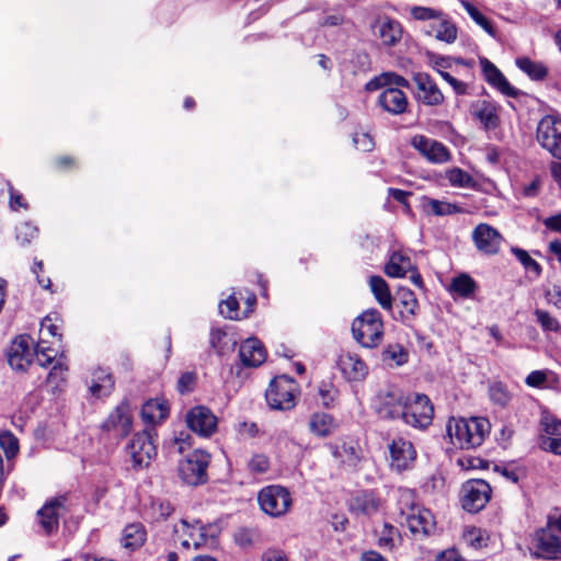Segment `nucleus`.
I'll return each mask as SVG.
<instances>
[{
	"instance_id": "a878e982",
	"label": "nucleus",
	"mask_w": 561,
	"mask_h": 561,
	"mask_svg": "<svg viewBox=\"0 0 561 561\" xmlns=\"http://www.w3.org/2000/svg\"><path fill=\"white\" fill-rule=\"evenodd\" d=\"M425 33L447 44H451L457 39V27L444 12H442L440 18H437L436 21L428 25Z\"/></svg>"
},
{
	"instance_id": "c85d7f7f",
	"label": "nucleus",
	"mask_w": 561,
	"mask_h": 561,
	"mask_svg": "<svg viewBox=\"0 0 561 561\" xmlns=\"http://www.w3.org/2000/svg\"><path fill=\"white\" fill-rule=\"evenodd\" d=\"M169 415V407L163 400H148L141 409L142 421L147 425L154 426L164 421Z\"/></svg>"
},
{
	"instance_id": "72a5a7b5",
	"label": "nucleus",
	"mask_w": 561,
	"mask_h": 561,
	"mask_svg": "<svg viewBox=\"0 0 561 561\" xmlns=\"http://www.w3.org/2000/svg\"><path fill=\"white\" fill-rule=\"evenodd\" d=\"M335 426L333 416L324 412L313 413L309 420V430L318 437L329 436Z\"/></svg>"
},
{
	"instance_id": "4d7b16f0",
	"label": "nucleus",
	"mask_w": 561,
	"mask_h": 561,
	"mask_svg": "<svg viewBox=\"0 0 561 561\" xmlns=\"http://www.w3.org/2000/svg\"><path fill=\"white\" fill-rule=\"evenodd\" d=\"M535 316L537 321L541 325L542 330L552 332H558L560 330L561 327L559 321L549 312L541 309H537L535 311Z\"/></svg>"
},
{
	"instance_id": "864d4df0",
	"label": "nucleus",
	"mask_w": 561,
	"mask_h": 561,
	"mask_svg": "<svg viewBox=\"0 0 561 561\" xmlns=\"http://www.w3.org/2000/svg\"><path fill=\"white\" fill-rule=\"evenodd\" d=\"M512 252L526 271L534 273L537 277L541 274V267L539 263L535 261L527 251L519 248H513Z\"/></svg>"
},
{
	"instance_id": "412c9836",
	"label": "nucleus",
	"mask_w": 561,
	"mask_h": 561,
	"mask_svg": "<svg viewBox=\"0 0 561 561\" xmlns=\"http://www.w3.org/2000/svg\"><path fill=\"white\" fill-rule=\"evenodd\" d=\"M480 65L484 79L490 85L494 87L506 96L516 98L518 95V90L511 85L504 75L493 62L485 57H481Z\"/></svg>"
},
{
	"instance_id": "774afa93",
	"label": "nucleus",
	"mask_w": 561,
	"mask_h": 561,
	"mask_svg": "<svg viewBox=\"0 0 561 561\" xmlns=\"http://www.w3.org/2000/svg\"><path fill=\"white\" fill-rule=\"evenodd\" d=\"M37 233V228L30 225V224H24L20 227L19 229V232H18V240H21L22 243H28L30 242V239L31 238H34Z\"/></svg>"
},
{
	"instance_id": "052dcab7",
	"label": "nucleus",
	"mask_w": 561,
	"mask_h": 561,
	"mask_svg": "<svg viewBox=\"0 0 561 561\" xmlns=\"http://www.w3.org/2000/svg\"><path fill=\"white\" fill-rule=\"evenodd\" d=\"M248 468L252 473H264L270 468V460L265 455H254L248 462Z\"/></svg>"
},
{
	"instance_id": "e433bc0d",
	"label": "nucleus",
	"mask_w": 561,
	"mask_h": 561,
	"mask_svg": "<svg viewBox=\"0 0 561 561\" xmlns=\"http://www.w3.org/2000/svg\"><path fill=\"white\" fill-rule=\"evenodd\" d=\"M397 504L400 513V522L411 515L420 505L416 502V494L410 489H399Z\"/></svg>"
},
{
	"instance_id": "4be33fe9",
	"label": "nucleus",
	"mask_w": 561,
	"mask_h": 561,
	"mask_svg": "<svg viewBox=\"0 0 561 561\" xmlns=\"http://www.w3.org/2000/svg\"><path fill=\"white\" fill-rule=\"evenodd\" d=\"M337 365L348 381L363 380L368 374L366 363L355 353L347 352L340 355Z\"/></svg>"
},
{
	"instance_id": "49530a36",
	"label": "nucleus",
	"mask_w": 561,
	"mask_h": 561,
	"mask_svg": "<svg viewBox=\"0 0 561 561\" xmlns=\"http://www.w3.org/2000/svg\"><path fill=\"white\" fill-rule=\"evenodd\" d=\"M489 396L491 401L501 408L506 407L512 399V394L507 387L500 381L490 385Z\"/></svg>"
},
{
	"instance_id": "423d86ee",
	"label": "nucleus",
	"mask_w": 561,
	"mask_h": 561,
	"mask_svg": "<svg viewBox=\"0 0 561 561\" xmlns=\"http://www.w3.org/2000/svg\"><path fill=\"white\" fill-rule=\"evenodd\" d=\"M434 408L427 396L421 393L408 394L402 420L405 424L426 428L433 420Z\"/></svg>"
},
{
	"instance_id": "aec40b11",
	"label": "nucleus",
	"mask_w": 561,
	"mask_h": 561,
	"mask_svg": "<svg viewBox=\"0 0 561 561\" xmlns=\"http://www.w3.org/2000/svg\"><path fill=\"white\" fill-rule=\"evenodd\" d=\"M102 428L106 432H114L119 437L126 436L131 430V415L128 403L122 402L118 404L103 422Z\"/></svg>"
},
{
	"instance_id": "c9c22d12",
	"label": "nucleus",
	"mask_w": 561,
	"mask_h": 561,
	"mask_svg": "<svg viewBox=\"0 0 561 561\" xmlns=\"http://www.w3.org/2000/svg\"><path fill=\"white\" fill-rule=\"evenodd\" d=\"M381 359L389 367H399L408 362L409 353L401 344H389L383 348Z\"/></svg>"
},
{
	"instance_id": "393cba45",
	"label": "nucleus",
	"mask_w": 561,
	"mask_h": 561,
	"mask_svg": "<svg viewBox=\"0 0 561 561\" xmlns=\"http://www.w3.org/2000/svg\"><path fill=\"white\" fill-rule=\"evenodd\" d=\"M378 102L385 111L394 115L404 113L408 107L405 93L392 87L381 92Z\"/></svg>"
},
{
	"instance_id": "20e7f679",
	"label": "nucleus",
	"mask_w": 561,
	"mask_h": 561,
	"mask_svg": "<svg viewBox=\"0 0 561 561\" xmlns=\"http://www.w3.org/2000/svg\"><path fill=\"white\" fill-rule=\"evenodd\" d=\"M299 393V385L294 378L278 376L270 382L265 391V398L271 409L288 411L295 408Z\"/></svg>"
},
{
	"instance_id": "bf43d9fd",
	"label": "nucleus",
	"mask_w": 561,
	"mask_h": 561,
	"mask_svg": "<svg viewBox=\"0 0 561 561\" xmlns=\"http://www.w3.org/2000/svg\"><path fill=\"white\" fill-rule=\"evenodd\" d=\"M442 12L443 11L435 10V9H432V8H427V7H419V5L412 7L410 9L411 15L415 20H419V21H431V20H433V22H434V21H436L437 18L442 16Z\"/></svg>"
},
{
	"instance_id": "ddd939ff",
	"label": "nucleus",
	"mask_w": 561,
	"mask_h": 561,
	"mask_svg": "<svg viewBox=\"0 0 561 561\" xmlns=\"http://www.w3.org/2000/svg\"><path fill=\"white\" fill-rule=\"evenodd\" d=\"M411 145L431 163L442 164L450 160L451 156L448 148L436 139L424 135H415L411 139Z\"/></svg>"
},
{
	"instance_id": "f3484780",
	"label": "nucleus",
	"mask_w": 561,
	"mask_h": 561,
	"mask_svg": "<svg viewBox=\"0 0 561 561\" xmlns=\"http://www.w3.org/2000/svg\"><path fill=\"white\" fill-rule=\"evenodd\" d=\"M30 335H20L11 344L8 351V363L16 371H25L33 359Z\"/></svg>"
},
{
	"instance_id": "69168bd1",
	"label": "nucleus",
	"mask_w": 561,
	"mask_h": 561,
	"mask_svg": "<svg viewBox=\"0 0 561 561\" xmlns=\"http://www.w3.org/2000/svg\"><path fill=\"white\" fill-rule=\"evenodd\" d=\"M353 141L357 149L368 152L374 148L373 138L366 133H358L354 135Z\"/></svg>"
},
{
	"instance_id": "09e8293b",
	"label": "nucleus",
	"mask_w": 561,
	"mask_h": 561,
	"mask_svg": "<svg viewBox=\"0 0 561 561\" xmlns=\"http://www.w3.org/2000/svg\"><path fill=\"white\" fill-rule=\"evenodd\" d=\"M57 321V317L53 318L51 316H47L43 319L41 322L38 341H43V339L48 341V337H54L57 342H60L61 334L59 333V324Z\"/></svg>"
},
{
	"instance_id": "f03ea898",
	"label": "nucleus",
	"mask_w": 561,
	"mask_h": 561,
	"mask_svg": "<svg viewBox=\"0 0 561 561\" xmlns=\"http://www.w3.org/2000/svg\"><path fill=\"white\" fill-rule=\"evenodd\" d=\"M561 512L556 510L548 516L545 527L536 530L531 551L537 558L561 560Z\"/></svg>"
},
{
	"instance_id": "0eeeda50",
	"label": "nucleus",
	"mask_w": 561,
	"mask_h": 561,
	"mask_svg": "<svg viewBox=\"0 0 561 561\" xmlns=\"http://www.w3.org/2000/svg\"><path fill=\"white\" fill-rule=\"evenodd\" d=\"M261 510L272 516L285 515L293 503L289 491L282 485H268L263 488L257 495Z\"/></svg>"
},
{
	"instance_id": "c03bdc74",
	"label": "nucleus",
	"mask_w": 561,
	"mask_h": 561,
	"mask_svg": "<svg viewBox=\"0 0 561 561\" xmlns=\"http://www.w3.org/2000/svg\"><path fill=\"white\" fill-rule=\"evenodd\" d=\"M233 540L241 549H250L259 542L260 535L256 529L243 527L234 533Z\"/></svg>"
},
{
	"instance_id": "b1692460",
	"label": "nucleus",
	"mask_w": 561,
	"mask_h": 561,
	"mask_svg": "<svg viewBox=\"0 0 561 561\" xmlns=\"http://www.w3.org/2000/svg\"><path fill=\"white\" fill-rule=\"evenodd\" d=\"M239 356L243 365L257 367L264 363L266 353L262 343L257 339L250 337L241 344Z\"/></svg>"
},
{
	"instance_id": "bb28decb",
	"label": "nucleus",
	"mask_w": 561,
	"mask_h": 561,
	"mask_svg": "<svg viewBox=\"0 0 561 561\" xmlns=\"http://www.w3.org/2000/svg\"><path fill=\"white\" fill-rule=\"evenodd\" d=\"M376 27V34L385 46L392 47L401 41L402 26L397 20L385 18L377 23Z\"/></svg>"
},
{
	"instance_id": "39448f33",
	"label": "nucleus",
	"mask_w": 561,
	"mask_h": 561,
	"mask_svg": "<svg viewBox=\"0 0 561 561\" xmlns=\"http://www.w3.org/2000/svg\"><path fill=\"white\" fill-rule=\"evenodd\" d=\"M210 455L202 449L193 450L179 461L178 474L187 485H199L208 480L207 469L210 463Z\"/></svg>"
},
{
	"instance_id": "4c0bfd02",
	"label": "nucleus",
	"mask_w": 561,
	"mask_h": 561,
	"mask_svg": "<svg viewBox=\"0 0 561 561\" xmlns=\"http://www.w3.org/2000/svg\"><path fill=\"white\" fill-rule=\"evenodd\" d=\"M379 506L378 499L368 492H364L357 496H355L350 504L352 511L362 513L365 515H370L377 512Z\"/></svg>"
},
{
	"instance_id": "9d476101",
	"label": "nucleus",
	"mask_w": 561,
	"mask_h": 561,
	"mask_svg": "<svg viewBox=\"0 0 561 561\" xmlns=\"http://www.w3.org/2000/svg\"><path fill=\"white\" fill-rule=\"evenodd\" d=\"M182 531L186 538L181 541L182 547L188 549H199L203 547H214L217 542L218 529L213 526H204L198 522L190 525L186 520H181V529L175 527V533Z\"/></svg>"
},
{
	"instance_id": "a19ab883",
	"label": "nucleus",
	"mask_w": 561,
	"mask_h": 561,
	"mask_svg": "<svg viewBox=\"0 0 561 561\" xmlns=\"http://www.w3.org/2000/svg\"><path fill=\"white\" fill-rule=\"evenodd\" d=\"M35 355L39 366L47 367L58 359V350L49 345V341L43 339L35 346Z\"/></svg>"
},
{
	"instance_id": "79ce46f5",
	"label": "nucleus",
	"mask_w": 561,
	"mask_h": 561,
	"mask_svg": "<svg viewBox=\"0 0 561 561\" xmlns=\"http://www.w3.org/2000/svg\"><path fill=\"white\" fill-rule=\"evenodd\" d=\"M383 85H396V87H403L409 88V81L394 72H385L380 75L378 78H375L374 80L369 81L366 85L368 90H374L379 87Z\"/></svg>"
},
{
	"instance_id": "a211bd4d",
	"label": "nucleus",
	"mask_w": 561,
	"mask_h": 561,
	"mask_svg": "<svg viewBox=\"0 0 561 561\" xmlns=\"http://www.w3.org/2000/svg\"><path fill=\"white\" fill-rule=\"evenodd\" d=\"M388 448L391 468L399 472L409 469L416 458L413 444L402 437L392 439Z\"/></svg>"
},
{
	"instance_id": "37998d69",
	"label": "nucleus",
	"mask_w": 561,
	"mask_h": 561,
	"mask_svg": "<svg viewBox=\"0 0 561 561\" xmlns=\"http://www.w3.org/2000/svg\"><path fill=\"white\" fill-rule=\"evenodd\" d=\"M476 288V282L468 274L455 277L450 284V290L465 298L472 296Z\"/></svg>"
},
{
	"instance_id": "58836bf2",
	"label": "nucleus",
	"mask_w": 561,
	"mask_h": 561,
	"mask_svg": "<svg viewBox=\"0 0 561 561\" xmlns=\"http://www.w3.org/2000/svg\"><path fill=\"white\" fill-rule=\"evenodd\" d=\"M423 209L427 215L434 216H447L461 211V208L456 204L432 198H427L423 203Z\"/></svg>"
},
{
	"instance_id": "9b49d317",
	"label": "nucleus",
	"mask_w": 561,
	"mask_h": 561,
	"mask_svg": "<svg viewBox=\"0 0 561 561\" xmlns=\"http://www.w3.org/2000/svg\"><path fill=\"white\" fill-rule=\"evenodd\" d=\"M408 394L398 388L390 387L378 392L375 401L377 413L382 419H402Z\"/></svg>"
},
{
	"instance_id": "6ab92c4d",
	"label": "nucleus",
	"mask_w": 561,
	"mask_h": 561,
	"mask_svg": "<svg viewBox=\"0 0 561 561\" xmlns=\"http://www.w3.org/2000/svg\"><path fill=\"white\" fill-rule=\"evenodd\" d=\"M477 249L484 254H496L502 243L501 233L488 224H479L472 231Z\"/></svg>"
},
{
	"instance_id": "cd10ccee",
	"label": "nucleus",
	"mask_w": 561,
	"mask_h": 561,
	"mask_svg": "<svg viewBox=\"0 0 561 561\" xmlns=\"http://www.w3.org/2000/svg\"><path fill=\"white\" fill-rule=\"evenodd\" d=\"M147 539L145 526L133 523L125 526L122 533L121 543L128 551H135L144 546Z\"/></svg>"
},
{
	"instance_id": "4468645a",
	"label": "nucleus",
	"mask_w": 561,
	"mask_h": 561,
	"mask_svg": "<svg viewBox=\"0 0 561 561\" xmlns=\"http://www.w3.org/2000/svg\"><path fill=\"white\" fill-rule=\"evenodd\" d=\"M185 420L188 428L201 436L209 437L217 430L216 415L203 405L192 408Z\"/></svg>"
},
{
	"instance_id": "0e129e2a",
	"label": "nucleus",
	"mask_w": 561,
	"mask_h": 561,
	"mask_svg": "<svg viewBox=\"0 0 561 561\" xmlns=\"http://www.w3.org/2000/svg\"><path fill=\"white\" fill-rule=\"evenodd\" d=\"M196 382V374L192 371H186L181 375L178 380V390L181 393H187L193 390V387Z\"/></svg>"
},
{
	"instance_id": "f257e3e1",
	"label": "nucleus",
	"mask_w": 561,
	"mask_h": 561,
	"mask_svg": "<svg viewBox=\"0 0 561 561\" xmlns=\"http://www.w3.org/2000/svg\"><path fill=\"white\" fill-rule=\"evenodd\" d=\"M490 428V422L484 417H451L446 427L451 443L467 449L479 447L489 435Z\"/></svg>"
},
{
	"instance_id": "5701e85b",
	"label": "nucleus",
	"mask_w": 561,
	"mask_h": 561,
	"mask_svg": "<svg viewBox=\"0 0 561 561\" xmlns=\"http://www.w3.org/2000/svg\"><path fill=\"white\" fill-rule=\"evenodd\" d=\"M401 523L405 524L413 535L426 536L435 528L433 514L421 505Z\"/></svg>"
},
{
	"instance_id": "f8f14e48",
	"label": "nucleus",
	"mask_w": 561,
	"mask_h": 561,
	"mask_svg": "<svg viewBox=\"0 0 561 561\" xmlns=\"http://www.w3.org/2000/svg\"><path fill=\"white\" fill-rule=\"evenodd\" d=\"M491 494L492 490L486 481L469 480L461 488L462 508L470 513H478L489 503Z\"/></svg>"
},
{
	"instance_id": "2eb2a0df",
	"label": "nucleus",
	"mask_w": 561,
	"mask_h": 561,
	"mask_svg": "<svg viewBox=\"0 0 561 561\" xmlns=\"http://www.w3.org/2000/svg\"><path fill=\"white\" fill-rule=\"evenodd\" d=\"M65 496L49 499L37 511V518L46 536L55 534L59 528V517L65 508Z\"/></svg>"
},
{
	"instance_id": "7c9ffc66",
	"label": "nucleus",
	"mask_w": 561,
	"mask_h": 561,
	"mask_svg": "<svg viewBox=\"0 0 561 561\" xmlns=\"http://www.w3.org/2000/svg\"><path fill=\"white\" fill-rule=\"evenodd\" d=\"M90 391L93 396L101 398L108 396L114 388V380L110 373L103 368H98L92 373Z\"/></svg>"
},
{
	"instance_id": "dca6fc26",
	"label": "nucleus",
	"mask_w": 561,
	"mask_h": 561,
	"mask_svg": "<svg viewBox=\"0 0 561 561\" xmlns=\"http://www.w3.org/2000/svg\"><path fill=\"white\" fill-rule=\"evenodd\" d=\"M413 81L416 84L415 98L419 102L427 106H438L444 103L443 92L427 73H415Z\"/></svg>"
},
{
	"instance_id": "680f3d73",
	"label": "nucleus",
	"mask_w": 561,
	"mask_h": 561,
	"mask_svg": "<svg viewBox=\"0 0 561 561\" xmlns=\"http://www.w3.org/2000/svg\"><path fill=\"white\" fill-rule=\"evenodd\" d=\"M239 302L230 296L226 300H222L219 305L220 313L228 319H236L238 314Z\"/></svg>"
},
{
	"instance_id": "f704fd0d",
	"label": "nucleus",
	"mask_w": 561,
	"mask_h": 561,
	"mask_svg": "<svg viewBox=\"0 0 561 561\" xmlns=\"http://www.w3.org/2000/svg\"><path fill=\"white\" fill-rule=\"evenodd\" d=\"M209 343L211 348H214L218 355L222 356L234 351L237 340L228 335V333L221 329H213Z\"/></svg>"
},
{
	"instance_id": "6e6d98bb",
	"label": "nucleus",
	"mask_w": 561,
	"mask_h": 561,
	"mask_svg": "<svg viewBox=\"0 0 561 561\" xmlns=\"http://www.w3.org/2000/svg\"><path fill=\"white\" fill-rule=\"evenodd\" d=\"M477 117L486 128H495L499 123V117L495 108L490 105H483L477 112Z\"/></svg>"
},
{
	"instance_id": "de8ad7c7",
	"label": "nucleus",
	"mask_w": 561,
	"mask_h": 561,
	"mask_svg": "<svg viewBox=\"0 0 561 561\" xmlns=\"http://www.w3.org/2000/svg\"><path fill=\"white\" fill-rule=\"evenodd\" d=\"M540 426L542 431V435L540 437V440L543 437L552 436V437H559L561 436V420L557 419L556 416L551 414H542L540 419Z\"/></svg>"
},
{
	"instance_id": "2f4dec72",
	"label": "nucleus",
	"mask_w": 561,
	"mask_h": 561,
	"mask_svg": "<svg viewBox=\"0 0 561 561\" xmlns=\"http://www.w3.org/2000/svg\"><path fill=\"white\" fill-rule=\"evenodd\" d=\"M399 299L401 306L400 319L404 324L410 325L417 313L419 301L415 294L407 288L400 290Z\"/></svg>"
},
{
	"instance_id": "1a4fd4ad",
	"label": "nucleus",
	"mask_w": 561,
	"mask_h": 561,
	"mask_svg": "<svg viewBox=\"0 0 561 561\" xmlns=\"http://www.w3.org/2000/svg\"><path fill=\"white\" fill-rule=\"evenodd\" d=\"M536 138L543 149L561 160V117L543 116L538 123Z\"/></svg>"
},
{
	"instance_id": "13d9d810",
	"label": "nucleus",
	"mask_w": 561,
	"mask_h": 561,
	"mask_svg": "<svg viewBox=\"0 0 561 561\" xmlns=\"http://www.w3.org/2000/svg\"><path fill=\"white\" fill-rule=\"evenodd\" d=\"M321 403L325 408H331L337 397V389L329 382H322L318 389Z\"/></svg>"
},
{
	"instance_id": "5fc2aeb1",
	"label": "nucleus",
	"mask_w": 561,
	"mask_h": 561,
	"mask_svg": "<svg viewBox=\"0 0 561 561\" xmlns=\"http://www.w3.org/2000/svg\"><path fill=\"white\" fill-rule=\"evenodd\" d=\"M446 178L453 186L457 187H470L473 184V179L459 168L447 171Z\"/></svg>"
},
{
	"instance_id": "7ed1b4c3",
	"label": "nucleus",
	"mask_w": 561,
	"mask_h": 561,
	"mask_svg": "<svg viewBox=\"0 0 561 561\" xmlns=\"http://www.w3.org/2000/svg\"><path fill=\"white\" fill-rule=\"evenodd\" d=\"M352 334L357 343L367 348L378 346L383 337V321L377 309H367L352 323Z\"/></svg>"
},
{
	"instance_id": "e2e57ef3",
	"label": "nucleus",
	"mask_w": 561,
	"mask_h": 561,
	"mask_svg": "<svg viewBox=\"0 0 561 561\" xmlns=\"http://www.w3.org/2000/svg\"><path fill=\"white\" fill-rule=\"evenodd\" d=\"M396 528L389 524L383 525L382 534L378 538V546L381 548L392 549L394 546Z\"/></svg>"
},
{
	"instance_id": "8fccbe9b",
	"label": "nucleus",
	"mask_w": 561,
	"mask_h": 561,
	"mask_svg": "<svg viewBox=\"0 0 561 561\" xmlns=\"http://www.w3.org/2000/svg\"><path fill=\"white\" fill-rule=\"evenodd\" d=\"M461 4L466 12L478 25H480L490 35H494V28L485 15H483L473 4L468 1H462Z\"/></svg>"
},
{
	"instance_id": "3c124183",
	"label": "nucleus",
	"mask_w": 561,
	"mask_h": 561,
	"mask_svg": "<svg viewBox=\"0 0 561 561\" xmlns=\"http://www.w3.org/2000/svg\"><path fill=\"white\" fill-rule=\"evenodd\" d=\"M0 447L3 449L8 459L15 457L19 453V440L10 431L0 433Z\"/></svg>"
},
{
	"instance_id": "ea45409f",
	"label": "nucleus",
	"mask_w": 561,
	"mask_h": 561,
	"mask_svg": "<svg viewBox=\"0 0 561 561\" xmlns=\"http://www.w3.org/2000/svg\"><path fill=\"white\" fill-rule=\"evenodd\" d=\"M516 65L533 80H542L548 75V70L542 62L531 60L528 57L517 58Z\"/></svg>"
},
{
	"instance_id": "473e14b6",
	"label": "nucleus",
	"mask_w": 561,
	"mask_h": 561,
	"mask_svg": "<svg viewBox=\"0 0 561 561\" xmlns=\"http://www.w3.org/2000/svg\"><path fill=\"white\" fill-rule=\"evenodd\" d=\"M369 286L380 307L390 311L392 309V296L387 282L381 276L374 275L369 278Z\"/></svg>"
},
{
	"instance_id": "c756f323",
	"label": "nucleus",
	"mask_w": 561,
	"mask_h": 561,
	"mask_svg": "<svg viewBox=\"0 0 561 561\" xmlns=\"http://www.w3.org/2000/svg\"><path fill=\"white\" fill-rule=\"evenodd\" d=\"M412 270H414V266L410 256L401 251L392 252L385 265L386 275L392 278H402Z\"/></svg>"
},
{
	"instance_id": "6e6552de",
	"label": "nucleus",
	"mask_w": 561,
	"mask_h": 561,
	"mask_svg": "<svg viewBox=\"0 0 561 561\" xmlns=\"http://www.w3.org/2000/svg\"><path fill=\"white\" fill-rule=\"evenodd\" d=\"M153 428H146L133 436L128 445V454L133 461L134 469L147 468L157 455L153 442Z\"/></svg>"
},
{
	"instance_id": "338daca9",
	"label": "nucleus",
	"mask_w": 561,
	"mask_h": 561,
	"mask_svg": "<svg viewBox=\"0 0 561 561\" xmlns=\"http://www.w3.org/2000/svg\"><path fill=\"white\" fill-rule=\"evenodd\" d=\"M540 446L545 449V450H549L556 455H561V436L559 437H552V436H547V437H543L540 442Z\"/></svg>"
},
{
	"instance_id": "603ef678",
	"label": "nucleus",
	"mask_w": 561,
	"mask_h": 561,
	"mask_svg": "<svg viewBox=\"0 0 561 561\" xmlns=\"http://www.w3.org/2000/svg\"><path fill=\"white\" fill-rule=\"evenodd\" d=\"M463 539L469 546L478 549L486 546L489 537L485 530L477 527H471L465 531Z\"/></svg>"
},
{
	"instance_id": "a18cd8bd",
	"label": "nucleus",
	"mask_w": 561,
	"mask_h": 561,
	"mask_svg": "<svg viewBox=\"0 0 561 561\" xmlns=\"http://www.w3.org/2000/svg\"><path fill=\"white\" fill-rule=\"evenodd\" d=\"M68 371V365L66 362V356L60 354L54 366L51 367L48 376L47 382L53 385L55 389H57L62 381H65L66 373Z\"/></svg>"
}]
</instances>
